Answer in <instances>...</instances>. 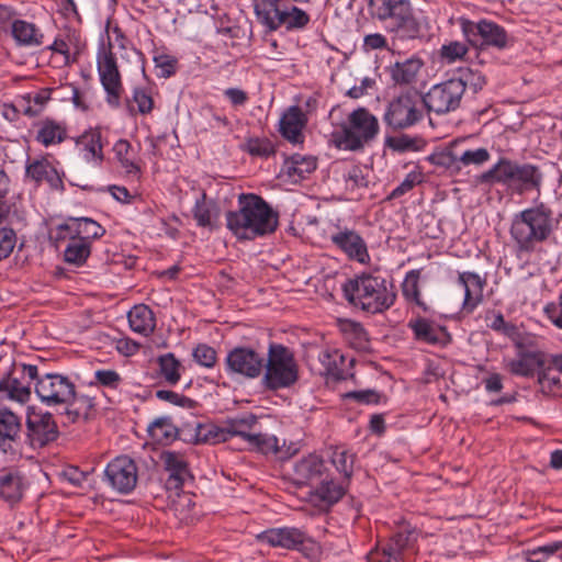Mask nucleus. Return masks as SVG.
Wrapping results in <instances>:
<instances>
[{
  "mask_svg": "<svg viewBox=\"0 0 562 562\" xmlns=\"http://www.w3.org/2000/svg\"><path fill=\"white\" fill-rule=\"evenodd\" d=\"M34 390L43 404L63 407L60 417L64 425L74 424L80 419L87 420L94 407L93 398L77 394L75 383L60 373H38Z\"/></svg>",
  "mask_w": 562,
  "mask_h": 562,
  "instance_id": "f257e3e1",
  "label": "nucleus"
},
{
  "mask_svg": "<svg viewBox=\"0 0 562 562\" xmlns=\"http://www.w3.org/2000/svg\"><path fill=\"white\" fill-rule=\"evenodd\" d=\"M237 202L238 210L226 213V226L238 239L252 240L274 233L278 213L260 195L241 193Z\"/></svg>",
  "mask_w": 562,
  "mask_h": 562,
  "instance_id": "f03ea898",
  "label": "nucleus"
},
{
  "mask_svg": "<svg viewBox=\"0 0 562 562\" xmlns=\"http://www.w3.org/2000/svg\"><path fill=\"white\" fill-rule=\"evenodd\" d=\"M342 292L350 305L372 315L384 313L396 301L393 283L374 273L363 272L347 280Z\"/></svg>",
  "mask_w": 562,
  "mask_h": 562,
  "instance_id": "7ed1b4c3",
  "label": "nucleus"
},
{
  "mask_svg": "<svg viewBox=\"0 0 562 562\" xmlns=\"http://www.w3.org/2000/svg\"><path fill=\"white\" fill-rule=\"evenodd\" d=\"M477 181L482 184H501L512 194L539 191L543 173L536 165L501 158L492 168L481 173Z\"/></svg>",
  "mask_w": 562,
  "mask_h": 562,
  "instance_id": "20e7f679",
  "label": "nucleus"
},
{
  "mask_svg": "<svg viewBox=\"0 0 562 562\" xmlns=\"http://www.w3.org/2000/svg\"><path fill=\"white\" fill-rule=\"evenodd\" d=\"M552 212L543 204L516 214L510 226V236L518 252L530 254L546 241L553 232Z\"/></svg>",
  "mask_w": 562,
  "mask_h": 562,
  "instance_id": "39448f33",
  "label": "nucleus"
},
{
  "mask_svg": "<svg viewBox=\"0 0 562 562\" xmlns=\"http://www.w3.org/2000/svg\"><path fill=\"white\" fill-rule=\"evenodd\" d=\"M379 132L376 116L367 108L360 106L349 113L340 131L333 133V139L340 149L361 151L376 138Z\"/></svg>",
  "mask_w": 562,
  "mask_h": 562,
  "instance_id": "423d86ee",
  "label": "nucleus"
},
{
  "mask_svg": "<svg viewBox=\"0 0 562 562\" xmlns=\"http://www.w3.org/2000/svg\"><path fill=\"white\" fill-rule=\"evenodd\" d=\"M368 7L372 18L386 22L389 30L398 37H419L422 27L409 0H369Z\"/></svg>",
  "mask_w": 562,
  "mask_h": 562,
  "instance_id": "0eeeda50",
  "label": "nucleus"
},
{
  "mask_svg": "<svg viewBox=\"0 0 562 562\" xmlns=\"http://www.w3.org/2000/svg\"><path fill=\"white\" fill-rule=\"evenodd\" d=\"M263 370L261 382L270 391L290 387L299 379V367L294 355L281 344H270Z\"/></svg>",
  "mask_w": 562,
  "mask_h": 562,
  "instance_id": "6e6552de",
  "label": "nucleus"
},
{
  "mask_svg": "<svg viewBox=\"0 0 562 562\" xmlns=\"http://www.w3.org/2000/svg\"><path fill=\"white\" fill-rule=\"evenodd\" d=\"M459 24L467 42L474 48L485 49L493 47L503 50L512 42L506 30L493 21L483 19L479 22H473L469 19L460 18Z\"/></svg>",
  "mask_w": 562,
  "mask_h": 562,
  "instance_id": "1a4fd4ad",
  "label": "nucleus"
},
{
  "mask_svg": "<svg viewBox=\"0 0 562 562\" xmlns=\"http://www.w3.org/2000/svg\"><path fill=\"white\" fill-rule=\"evenodd\" d=\"M420 102L422 97L416 90L402 92L389 102L383 121L394 131L409 128L423 120Z\"/></svg>",
  "mask_w": 562,
  "mask_h": 562,
  "instance_id": "9d476101",
  "label": "nucleus"
},
{
  "mask_svg": "<svg viewBox=\"0 0 562 562\" xmlns=\"http://www.w3.org/2000/svg\"><path fill=\"white\" fill-rule=\"evenodd\" d=\"M468 81V78H451L437 83L420 95L422 103L428 112L438 115L456 111L460 106Z\"/></svg>",
  "mask_w": 562,
  "mask_h": 562,
  "instance_id": "9b49d317",
  "label": "nucleus"
},
{
  "mask_svg": "<svg viewBox=\"0 0 562 562\" xmlns=\"http://www.w3.org/2000/svg\"><path fill=\"white\" fill-rule=\"evenodd\" d=\"M97 64L100 81L106 92V102L112 108H119L121 105L123 85L111 43H109L108 48L102 46L98 52Z\"/></svg>",
  "mask_w": 562,
  "mask_h": 562,
  "instance_id": "f8f14e48",
  "label": "nucleus"
},
{
  "mask_svg": "<svg viewBox=\"0 0 562 562\" xmlns=\"http://www.w3.org/2000/svg\"><path fill=\"white\" fill-rule=\"evenodd\" d=\"M37 378V366L13 363L8 375L0 381V393H4L10 400L25 403L31 396V385Z\"/></svg>",
  "mask_w": 562,
  "mask_h": 562,
  "instance_id": "ddd939ff",
  "label": "nucleus"
},
{
  "mask_svg": "<svg viewBox=\"0 0 562 562\" xmlns=\"http://www.w3.org/2000/svg\"><path fill=\"white\" fill-rule=\"evenodd\" d=\"M224 364L228 375L257 379L263 372L265 357L251 347L238 346L227 352Z\"/></svg>",
  "mask_w": 562,
  "mask_h": 562,
  "instance_id": "4468645a",
  "label": "nucleus"
},
{
  "mask_svg": "<svg viewBox=\"0 0 562 562\" xmlns=\"http://www.w3.org/2000/svg\"><path fill=\"white\" fill-rule=\"evenodd\" d=\"M104 476L113 490L126 495L136 487L138 468L132 458L119 456L108 463Z\"/></svg>",
  "mask_w": 562,
  "mask_h": 562,
  "instance_id": "2eb2a0df",
  "label": "nucleus"
},
{
  "mask_svg": "<svg viewBox=\"0 0 562 562\" xmlns=\"http://www.w3.org/2000/svg\"><path fill=\"white\" fill-rule=\"evenodd\" d=\"M26 436L33 448H42L59 436L57 423L49 412H32L26 417Z\"/></svg>",
  "mask_w": 562,
  "mask_h": 562,
  "instance_id": "dca6fc26",
  "label": "nucleus"
},
{
  "mask_svg": "<svg viewBox=\"0 0 562 562\" xmlns=\"http://www.w3.org/2000/svg\"><path fill=\"white\" fill-rule=\"evenodd\" d=\"M407 326L412 330L414 339L418 342L446 347L452 340L445 326L420 315L409 319Z\"/></svg>",
  "mask_w": 562,
  "mask_h": 562,
  "instance_id": "f3484780",
  "label": "nucleus"
},
{
  "mask_svg": "<svg viewBox=\"0 0 562 562\" xmlns=\"http://www.w3.org/2000/svg\"><path fill=\"white\" fill-rule=\"evenodd\" d=\"M160 460L164 463L165 470L169 473L166 480L168 490L180 491L186 482L194 479L189 469V463L182 453L177 451H162Z\"/></svg>",
  "mask_w": 562,
  "mask_h": 562,
  "instance_id": "a211bd4d",
  "label": "nucleus"
},
{
  "mask_svg": "<svg viewBox=\"0 0 562 562\" xmlns=\"http://www.w3.org/2000/svg\"><path fill=\"white\" fill-rule=\"evenodd\" d=\"M330 241L342 251L350 260L366 263L369 259L367 243L353 229L347 227L338 229L330 235Z\"/></svg>",
  "mask_w": 562,
  "mask_h": 562,
  "instance_id": "6ab92c4d",
  "label": "nucleus"
},
{
  "mask_svg": "<svg viewBox=\"0 0 562 562\" xmlns=\"http://www.w3.org/2000/svg\"><path fill=\"white\" fill-rule=\"evenodd\" d=\"M261 542H266L271 547H280L288 550H300L307 540L306 533L300 528L295 527H281L270 528L258 535Z\"/></svg>",
  "mask_w": 562,
  "mask_h": 562,
  "instance_id": "aec40b11",
  "label": "nucleus"
},
{
  "mask_svg": "<svg viewBox=\"0 0 562 562\" xmlns=\"http://www.w3.org/2000/svg\"><path fill=\"white\" fill-rule=\"evenodd\" d=\"M63 176L64 173H59L46 158L29 161L25 167V177L34 181L36 186L45 181L52 190L59 192L65 191Z\"/></svg>",
  "mask_w": 562,
  "mask_h": 562,
  "instance_id": "412c9836",
  "label": "nucleus"
},
{
  "mask_svg": "<svg viewBox=\"0 0 562 562\" xmlns=\"http://www.w3.org/2000/svg\"><path fill=\"white\" fill-rule=\"evenodd\" d=\"M327 474L324 460L316 454H310L294 465L295 482L299 485L316 486Z\"/></svg>",
  "mask_w": 562,
  "mask_h": 562,
  "instance_id": "4be33fe9",
  "label": "nucleus"
},
{
  "mask_svg": "<svg viewBox=\"0 0 562 562\" xmlns=\"http://www.w3.org/2000/svg\"><path fill=\"white\" fill-rule=\"evenodd\" d=\"M424 66L425 63L419 56L412 55L408 58L391 64L387 67V74L395 86H412L417 82Z\"/></svg>",
  "mask_w": 562,
  "mask_h": 562,
  "instance_id": "5701e85b",
  "label": "nucleus"
},
{
  "mask_svg": "<svg viewBox=\"0 0 562 562\" xmlns=\"http://www.w3.org/2000/svg\"><path fill=\"white\" fill-rule=\"evenodd\" d=\"M252 4L257 21L268 32H274L284 24L283 0H255Z\"/></svg>",
  "mask_w": 562,
  "mask_h": 562,
  "instance_id": "b1692460",
  "label": "nucleus"
},
{
  "mask_svg": "<svg viewBox=\"0 0 562 562\" xmlns=\"http://www.w3.org/2000/svg\"><path fill=\"white\" fill-rule=\"evenodd\" d=\"M546 353L540 350L517 351V358L506 362V369L514 375L533 378L546 364Z\"/></svg>",
  "mask_w": 562,
  "mask_h": 562,
  "instance_id": "393cba45",
  "label": "nucleus"
},
{
  "mask_svg": "<svg viewBox=\"0 0 562 562\" xmlns=\"http://www.w3.org/2000/svg\"><path fill=\"white\" fill-rule=\"evenodd\" d=\"M26 486V477L19 469H3L0 472V498L7 503L15 504L20 502Z\"/></svg>",
  "mask_w": 562,
  "mask_h": 562,
  "instance_id": "a878e982",
  "label": "nucleus"
},
{
  "mask_svg": "<svg viewBox=\"0 0 562 562\" xmlns=\"http://www.w3.org/2000/svg\"><path fill=\"white\" fill-rule=\"evenodd\" d=\"M458 283L464 289V300L462 308L467 313H472L483 302V290L486 280L475 272H460Z\"/></svg>",
  "mask_w": 562,
  "mask_h": 562,
  "instance_id": "bb28decb",
  "label": "nucleus"
},
{
  "mask_svg": "<svg viewBox=\"0 0 562 562\" xmlns=\"http://www.w3.org/2000/svg\"><path fill=\"white\" fill-rule=\"evenodd\" d=\"M307 123V119L300 106L293 105L282 115L280 120V133L283 138L292 144L303 143V128Z\"/></svg>",
  "mask_w": 562,
  "mask_h": 562,
  "instance_id": "cd10ccee",
  "label": "nucleus"
},
{
  "mask_svg": "<svg viewBox=\"0 0 562 562\" xmlns=\"http://www.w3.org/2000/svg\"><path fill=\"white\" fill-rule=\"evenodd\" d=\"M22 430L21 417L8 408H0V451H13Z\"/></svg>",
  "mask_w": 562,
  "mask_h": 562,
  "instance_id": "c85d7f7f",
  "label": "nucleus"
},
{
  "mask_svg": "<svg viewBox=\"0 0 562 562\" xmlns=\"http://www.w3.org/2000/svg\"><path fill=\"white\" fill-rule=\"evenodd\" d=\"M318 360L324 369V373L335 381H344L353 375L345 369L346 358L337 349L321 351Z\"/></svg>",
  "mask_w": 562,
  "mask_h": 562,
  "instance_id": "c756f323",
  "label": "nucleus"
},
{
  "mask_svg": "<svg viewBox=\"0 0 562 562\" xmlns=\"http://www.w3.org/2000/svg\"><path fill=\"white\" fill-rule=\"evenodd\" d=\"M316 167V158L294 154L284 160L282 172L293 182H297L305 179Z\"/></svg>",
  "mask_w": 562,
  "mask_h": 562,
  "instance_id": "7c9ffc66",
  "label": "nucleus"
},
{
  "mask_svg": "<svg viewBox=\"0 0 562 562\" xmlns=\"http://www.w3.org/2000/svg\"><path fill=\"white\" fill-rule=\"evenodd\" d=\"M127 318L131 329L143 336H149L156 328L155 314L145 304L133 306L127 314Z\"/></svg>",
  "mask_w": 562,
  "mask_h": 562,
  "instance_id": "2f4dec72",
  "label": "nucleus"
},
{
  "mask_svg": "<svg viewBox=\"0 0 562 562\" xmlns=\"http://www.w3.org/2000/svg\"><path fill=\"white\" fill-rule=\"evenodd\" d=\"M11 35L20 46H41L44 35L35 24L24 20H13L11 23Z\"/></svg>",
  "mask_w": 562,
  "mask_h": 562,
  "instance_id": "473e14b6",
  "label": "nucleus"
},
{
  "mask_svg": "<svg viewBox=\"0 0 562 562\" xmlns=\"http://www.w3.org/2000/svg\"><path fill=\"white\" fill-rule=\"evenodd\" d=\"M78 144L82 146V150L85 153V159L87 161H95L97 165H100L103 159V143L102 135L99 128L90 130L83 133L79 139Z\"/></svg>",
  "mask_w": 562,
  "mask_h": 562,
  "instance_id": "72a5a7b5",
  "label": "nucleus"
},
{
  "mask_svg": "<svg viewBox=\"0 0 562 562\" xmlns=\"http://www.w3.org/2000/svg\"><path fill=\"white\" fill-rule=\"evenodd\" d=\"M67 137L66 125L50 119H46L40 124L36 134V140L44 146L59 144Z\"/></svg>",
  "mask_w": 562,
  "mask_h": 562,
  "instance_id": "f704fd0d",
  "label": "nucleus"
},
{
  "mask_svg": "<svg viewBox=\"0 0 562 562\" xmlns=\"http://www.w3.org/2000/svg\"><path fill=\"white\" fill-rule=\"evenodd\" d=\"M147 430L153 439L162 445H168L177 439L178 426L173 424L171 417L165 416L150 423Z\"/></svg>",
  "mask_w": 562,
  "mask_h": 562,
  "instance_id": "c9c22d12",
  "label": "nucleus"
},
{
  "mask_svg": "<svg viewBox=\"0 0 562 562\" xmlns=\"http://www.w3.org/2000/svg\"><path fill=\"white\" fill-rule=\"evenodd\" d=\"M327 477L315 486L312 496L327 506L336 504L346 493V487Z\"/></svg>",
  "mask_w": 562,
  "mask_h": 562,
  "instance_id": "e433bc0d",
  "label": "nucleus"
},
{
  "mask_svg": "<svg viewBox=\"0 0 562 562\" xmlns=\"http://www.w3.org/2000/svg\"><path fill=\"white\" fill-rule=\"evenodd\" d=\"M91 254V244H87L85 239L71 238V241H68L64 249V260L68 265H72L76 267H81L86 263L87 259Z\"/></svg>",
  "mask_w": 562,
  "mask_h": 562,
  "instance_id": "4c0bfd02",
  "label": "nucleus"
},
{
  "mask_svg": "<svg viewBox=\"0 0 562 562\" xmlns=\"http://www.w3.org/2000/svg\"><path fill=\"white\" fill-rule=\"evenodd\" d=\"M256 423L257 417L254 414H246L240 417L227 419L222 429L224 436H227V439L233 436H238L248 441L249 437L252 435L249 434L248 430L251 429Z\"/></svg>",
  "mask_w": 562,
  "mask_h": 562,
  "instance_id": "58836bf2",
  "label": "nucleus"
},
{
  "mask_svg": "<svg viewBox=\"0 0 562 562\" xmlns=\"http://www.w3.org/2000/svg\"><path fill=\"white\" fill-rule=\"evenodd\" d=\"M157 364L159 374L169 385H176L180 381L182 364L172 352L160 355Z\"/></svg>",
  "mask_w": 562,
  "mask_h": 562,
  "instance_id": "ea45409f",
  "label": "nucleus"
},
{
  "mask_svg": "<svg viewBox=\"0 0 562 562\" xmlns=\"http://www.w3.org/2000/svg\"><path fill=\"white\" fill-rule=\"evenodd\" d=\"M113 151L126 175L138 176L140 173V168L134 161L132 146L128 140L119 139L113 146Z\"/></svg>",
  "mask_w": 562,
  "mask_h": 562,
  "instance_id": "a19ab883",
  "label": "nucleus"
},
{
  "mask_svg": "<svg viewBox=\"0 0 562 562\" xmlns=\"http://www.w3.org/2000/svg\"><path fill=\"white\" fill-rule=\"evenodd\" d=\"M75 231L78 238L85 239L87 244H91V240L101 238L105 234L103 228L98 222L89 217L72 218Z\"/></svg>",
  "mask_w": 562,
  "mask_h": 562,
  "instance_id": "79ce46f5",
  "label": "nucleus"
},
{
  "mask_svg": "<svg viewBox=\"0 0 562 562\" xmlns=\"http://www.w3.org/2000/svg\"><path fill=\"white\" fill-rule=\"evenodd\" d=\"M552 369L554 368L549 363L537 371L540 390L546 395H557L562 392V382L559 376L551 374Z\"/></svg>",
  "mask_w": 562,
  "mask_h": 562,
  "instance_id": "37998d69",
  "label": "nucleus"
},
{
  "mask_svg": "<svg viewBox=\"0 0 562 562\" xmlns=\"http://www.w3.org/2000/svg\"><path fill=\"white\" fill-rule=\"evenodd\" d=\"M416 540V533L414 530L403 528L390 538L389 543L384 547L387 549V554H393L398 559L401 552L408 548Z\"/></svg>",
  "mask_w": 562,
  "mask_h": 562,
  "instance_id": "c03bdc74",
  "label": "nucleus"
},
{
  "mask_svg": "<svg viewBox=\"0 0 562 562\" xmlns=\"http://www.w3.org/2000/svg\"><path fill=\"white\" fill-rule=\"evenodd\" d=\"M429 160L432 165L445 168L450 175H457L461 171L458 151L453 148L435 153L429 157Z\"/></svg>",
  "mask_w": 562,
  "mask_h": 562,
  "instance_id": "a18cd8bd",
  "label": "nucleus"
},
{
  "mask_svg": "<svg viewBox=\"0 0 562 562\" xmlns=\"http://www.w3.org/2000/svg\"><path fill=\"white\" fill-rule=\"evenodd\" d=\"M248 443L265 454H268V453L278 454L281 452L279 439L273 435H268V434L251 435L248 439Z\"/></svg>",
  "mask_w": 562,
  "mask_h": 562,
  "instance_id": "49530a36",
  "label": "nucleus"
},
{
  "mask_svg": "<svg viewBox=\"0 0 562 562\" xmlns=\"http://www.w3.org/2000/svg\"><path fill=\"white\" fill-rule=\"evenodd\" d=\"M196 432V445L206 442H221L226 441L227 436H224L222 427H217L213 424H202L195 426Z\"/></svg>",
  "mask_w": 562,
  "mask_h": 562,
  "instance_id": "de8ad7c7",
  "label": "nucleus"
},
{
  "mask_svg": "<svg viewBox=\"0 0 562 562\" xmlns=\"http://www.w3.org/2000/svg\"><path fill=\"white\" fill-rule=\"evenodd\" d=\"M418 139L409 135L402 134L400 136H387L384 145L397 153L417 151L420 149Z\"/></svg>",
  "mask_w": 562,
  "mask_h": 562,
  "instance_id": "09e8293b",
  "label": "nucleus"
},
{
  "mask_svg": "<svg viewBox=\"0 0 562 562\" xmlns=\"http://www.w3.org/2000/svg\"><path fill=\"white\" fill-rule=\"evenodd\" d=\"M491 158V154L486 148L480 147L476 149H467L458 153V160L460 169L462 166H482L487 162Z\"/></svg>",
  "mask_w": 562,
  "mask_h": 562,
  "instance_id": "8fccbe9b",
  "label": "nucleus"
},
{
  "mask_svg": "<svg viewBox=\"0 0 562 562\" xmlns=\"http://www.w3.org/2000/svg\"><path fill=\"white\" fill-rule=\"evenodd\" d=\"M284 24L288 30L304 29L310 23V15L302 9L292 5L284 8Z\"/></svg>",
  "mask_w": 562,
  "mask_h": 562,
  "instance_id": "3c124183",
  "label": "nucleus"
},
{
  "mask_svg": "<svg viewBox=\"0 0 562 562\" xmlns=\"http://www.w3.org/2000/svg\"><path fill=\"white\" fill-rule=\"evenodd\" d=\"M193 360L201 367L211 369L217 362V352L216 350L206 345L199 344L192 351Z\"/></svg>",
  "mask_w": 562,
  "mask_h": 562,
  "instance_id": "603ef678",
  "label": "nucleus"
},
{
  "mask_svg": "<svg viewBox=\"0 0 562 562\" xmlns=\"http://www.w3.org/2000/svg\"><path fill=\"white\" fill-rule=\"evenodd\" d=\"M246 151L251 156L268 158L274 155L276 148L268 138H249L246 143Z\"/></svg>",
  "mask_w": 562,
  "mask_h": 562,
  "instance_id": "864d4df0",
  "label": "nucleus"
},
{
  "mask_svg": "<svg viewBox=\"0 0 562 562\" xmlns=\"http://www.w3.org/2000/svg\"><path fill=\"white\" fill-rule=\"evenodd\" d=\"M419 278V269H414L406 273L405 280L402 285V292L406 301L412 302L413 300H417L418 296H420V290L418 284Z\"/></svg>",
  "mask_w": 562,
  "mask_h": 562,
  "instance_id": "5fc2aeb1",
  "label": "nucleus"
},
{
  "mask_svg": "<svg viewBox=\"0 0 562 562\" xmlns=\"http://www.w3.org/2000/svg\"><path fill=\"white\" fill-rule=\"evenodd\" d=\"M212 204L206 201V195L203 193L201 199L196 200L193 207V217L196 224L201 227H207L212 224Z\"/></svg>",
  "mask_w": 562,
  "mask_h": 562,
  "instance_id": "6e6d98bb",
  "label": "nucleus"
},
{
  "mask_svg": "<svg viewBox=\"0 0 562 562\" xmlns=\"http://www.w3.org/2000/svg\"><path fill=\"white\" fill-rule=\"evenodd\" d=\"M156 397L160 401L168 402L183 408L193 409L198 405L196 401L170 390H158L156 392Z\"/></svg>",
  "mask_w": 562,
  "mask_h": 562,
  "instance_id": "4d7b16f0",
  "label": "nucleus"
},
{
  "mask_svg": "<svg viewBox=\"0 0 562 562\" xmlns=\"http://www.w3.org/2000/svg\"><path fill=\"white\" fill-rule=\"evenodd\" d=\"M156 68L159 69L158 77L169 78L177 72L178 59L168 54H159L154 56Z\"/></svg>",
  "mask_w": 562,
  "mask_h": 562,
  "instance_id": "13d9d810",
  "label": "nucleus"
},
{
  "mask_svg": "<svg viewBox=\"0 0 562 562\" xmlns=\"http://www.w3.org/2000/svg\"><path fill=\"white\" fill-rule=\"evenodd\" d=\"M346 400H352L359 404L376 405L380 404L383 395L375 390L351 391L344 395Z\"/></svg>",
  "mask_w": 562,
  "mask_h": 562,
  "instance_id": "bf43d9fd",
  "label": "nucleus"
},
{
  "mask_svg": "<svg viewBox=\"0 0 562 562\" xmlns=\"http://www.w3.org/2000/svg\"><path fill=\"white\" fill-rule=\"evenodd\" d=\"M344 177L347 190L355 191L369 186V180L359 166H352Z\"/></svg>",
  "mask_w": 562,
  "mask_h": 562,
  "instance_id": "052dcab7",
  "label": "nucleus"
},
{
  "mask_svg": "<svg viewBox=\"0 0 562 562\" xmlns=\"http://www.w3.org/2000/svg\"><path fill=\"white\" fill-rule=\"evenodd\" d=\"M133 101L137 104V112L142 115L149 114L154 109V99L144 88H134Z\"/></svg>",
  "mask_w": 562,
  "mask_h": 562,
  "instance_id": "680f3d73",
  "label": "nucleus"
},
{
  "mask_svg": "<svg viewBox=\"0 0 562 562\" xmlns=\"http://www.w3.org/2000/svg\"><path fill=\"white\" fill-rule=\"evenodd\" d=\"M331 462L338 472L344 474L346 480H349L352 475L353 456L347 451L335 452L331 458Z\"/></svg>",
  "mask_w": 562,
  "mask_h": 562,
  "instance_id": "e2e57ef3",
  "label": "nucleus"
},
{
  "mask_svg": "<svg viewBox=\"0 0 562 562\" xmlns=\"http://www.w3.org/2000/svg\"><path fill=\"white\" fill-rule=\"evenodd\" d=\"M16 244V234L12 228H0V261L8 258Z\"/></svg>",
  "mask_w": 562,
  "mask_h": 562,
  "instance_id": "0e129e2a",
  "label": "nucleus"
},
{
  "mask_svg": "<svg viewBox=\"0 0 562 562\" xmlns=\"http://www.w3.org/2000/svg\"><path fill=\"white\" fill-rule=\"evenodd\" d=\"M468 53V47L460 42H450L442 45L440 49V56L448 63H453L457 59H461Z\"/></svg>",
  "mask_w": 562,
  "mask_h": 562,
  "instance_id": "69168bd1",
  "label": "nucleus"
},
{
  "mask_svg": "<svg viewBox=\"0 0 562 562\" xmlns=\"http://www.w3.org/2000/svg\"><path fill=\"white\" fill-rule=\"evenodd\" d=\"M75 225L72 218H69L67 223L59 224L52 235V238L55 241V246L58 248L63 243L71 241V238H75L77 234L74 233Z\"/></svg>",
  "mask_w": 562,
  "mask_h": 562,
  "instance_id": "338daca9",
  "label": "nucleus"
},
{
  "mask_svg": "<svg viewBox=\"0 0 562 562\" xmlns=\"http://www.w3.org/2000/svg\"><path fill=\"white\" fill-rule=\"evenodd\" d=\"M94 376L100 385L112 390H116L122 383V378L115 370H98Z\"/></svg>",
  "mask_w": 562,
  "mask_h": 562,
  "instance_id": "774afa93",
  "label": "nucleus"
}]
</instances>
